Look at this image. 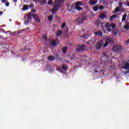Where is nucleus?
<instances>
[{
	"label": "nucleus",
	"instance_id": "f257e3e1",
	"mask_svg": "<svg viewBox=\"0 0 129 129\" xmlns=\"http://www.w3.org/2000/svg\"><path fill=\"white\" fill-rule=\"evenodd\" d=\"M53 8L51 9V12L52 14L55 15L56 12L60 9V3L57 1H55L54 3L52 5Z\"/></svg>",
	"mask_w": 129,
	"mask_h": 129
},
{
	"label": "nucleus",
	"instance_id": "f03ea898",
	"mask_svg": "<svg viewBox=\"0 0 129 129\" xmlns=\"http://www.w3.org/2000/svg\"><path fill=\"white\" fill-rule=\"evenodd\" d=\"M104 40L106 41L104 45V47H106L107 46H108V43H109V44H113V42L114 41L113 38L109 36H105V37H104Z\"/></svg>",
	"mask_w": 129,
	"mask_h": 129
},
{
	"label": "nucleus",
	"instance_id": "7ed1b4c3",
	"mask_svg": "<svg viewBox=\"0 0 129 129\" xmlns=\"http://www.w3.org/2000/svg\"><path fill=\"white\" fill-rule=\"evenodd\" d=\"M82 6V2L81 1H78L75 2V10H77V11H82V7L81 6Z\"/></svg>",
	"mask_w": 129,
	"mask_h": 129
},
{
	"label": "nucleus",
	"instance_id": "20e7f679",
	"mask_svg": "<svg viewBox=\"0 0 129 129\" xmlns=\"http://www.w3.org/2000/svg\"><path fill=\"white\" fill-rule=\"evenodd\" d=\"M112 50L114 52H122V47L119 45H114L113 48Z\"/></svg>",
	"mask_w": 129,
	"mask_h": 129
},
{
	"label": "nucleus",
	"instance_id": "39448f33",
	"mask_svg": "<svg viewBox=\"0 0 129 129\" xmlns=\"http://www.w3.org/2000/svg\"><path fill=\"white\" fill-rule=\"evenodd\" d=\"M85 47H86V46L84 44L78 45L77 46V50L78 51V52L83 51L85 50Z\"/></svg>",
	"mask_w": 129,
	"mask_h": 129
},
{
	"label": "nucleus",
	"instance_id": "423d86ee",
	"mask_svg": "<svg viewBox=\"0 0 129 129\" xmlns=\"http://www.w3.org/2000/svg\"><path fill=\"white\" fill-rule=\"evenodd\" d=\"M85 20H86V17L83 15L81 17L78 18L77 19V21L79 23V24H83Z\"/></svg>",
	"mask_w": 129,
	"mask_h": 129
},
{
	"label": "nucleus",
	"instance_id": "0eeeda50",
	"mask_svg": "<svg viewBox=\"0 0 129 129\" xmlns=\"http://www.w3.org/2000/svg\"><path fill=\"white\" fill-rule=\"evenodd\" d=\"M103 41L102 40H100L99 42L97 43L96 46H97V50H99V49H101V47L102 46H103Z\"/></svg>",
	"mask_w": 129,
	"mask_h": 129
},
{
	"label": "nucleus",
	"instance_id": "6e6552de",
	"mask_svg": "<svg viewBox=\"0 0 129 129\" xmlns=\"http://www.w3.org/2000/svg\"><path fill=\"white\" fill-rule=\"evenodd\" d=\"M32 16H33V15H32V14L31 13H29L27 15H26L25 17H24V20L25 21H32Z\"/></svg>",
	"mask_w": 129,
	"mask_h": 129
},
{
	"label": "nucleus",
	"instance_id": "1a4fd4ad",
	"mask_svg": "<svg viewBox=\"0 0 129 129\" xmlns=\"http://www.w3.org/2000/svg\"><path fill=\"white\" fill-rule=\"evenodd\" d=\"M97 3H98V0H90L89 1V4L91 6H95Z\"/></svg>",
	"mask_w": 129,
	"mask_h": 129
},
{
	"label": "nucleus",
	"instance_id": "9d476101",
	"mask_svg": "<svg viewBox=\"0 0 129 129\" xmlns=\"http://www.w3.org/2000/svg\"><path fill=\"white\" fill-rule=\"evenodd\" d=\"M32 17L36 22H38V23L41 22V20H40V18H39V16H38V15L35 14L32 15Z\"/></svg>",
	"mask_w": 129,
	"mask_h": 129
},
{
	"label": "nucleus",
	"instance_id": "9b49d317",
	"mask_svg": "<svg viewBox=\"0 0 129 129\" xmlns=\"http://www.w3.org/2000/svg\"><path fill=\"white\" fill-rule=\"evenodd\" d=\"M95 34H96V36H100V37H101L102 36V32L100 30H98L95 32Z\"/></svg>",
	"mask_w": 129,
	"mask_h": 129
},
{
	"label": "nucleus",
	"instance_id": "f8f14e48",
	"mask_svg": "<svg viewBox=\"0 0 129 129\" xmlns=\"http://www.w3.org/2000/svg\"><path fill=\"white\" fill-rule=\"evenodd\" d=\"M29 9V5H23V7L22 8V11H27Z\"/></svg>",
	"mask_w": 129,
	"mask_h": 129
},
{
	"label": "nucleus",
	"instance_id": "ddd939ff",
	"mask_svg": "<svg viewBox=\"0 0 129 129\" xmlns=\"http://www.w3.org/2000/svg\"><path fill=\"white\" fill-rule=\"evenodd\" d=\"M106 17V15L104 14V13H102L99 15V18L100 19H104V18Z\"/></svg>",
	"mask_w": 129,
	"mask_h": 129
},
{
	"label": "nucleus",
	"instance_id": "4468645a",
	"mask_svg": "<svg viewBox=\"0 0 129 129\" xmlns=\"http://www.w3.org/2000/svg\"><path fill=\"white\" fill-rule=\"evenodd\" d=\"M51 44L52 46H56L57 45V43L56 42V40H52L51 41Z\"/></svg>",
	"mask_w": 129,
	"mask_h": 129
},
{
	"label": "nucleus",
	"instance_id": "2eb2a0df",
	"mask_svg": "<svg viewBox=\"0 0 129 129\" xmlns=\"http://www.w3.org/2000/svg\"><path fill=\"white\" fill-rule=\"evenodd\" d=\"M125 70H129V63L128 62H125Z\"/></svg>",
	"mask_w": 129,
	"mask_h": 129
},
{
	"label": "nucleus",
	"instance_id": "dca6fc26",
	"mask_svg": "<svg viewBox=\"0 0 129 129\" xmlns=\"http://www.w3.org/2000/svg\"><path fill=\"white\" fill-rule=\"evenodd\" d=\"M46 0H38V2L41 5H45Z\"/></svg>",
	"mask_w": 129,
	"mask_h": 129
},
{
	"label": "nucleus",
	"instance_id": "f3484780",
	"mask_svg": "<svg viewBox=\"0 0 129 129\" xmlns=\"http://www.w3.org/2000/svg\"><path fill=\"white\" fill-rule=\"evenodd\" d=\"M62 34V31H61V30H59L56 32L57 36H61Z\"/></svg>",
	"mask_w": 129,
	"mask_h": 129
},
{
	"label": "nucleus",
	"instance_id": "a211bd4d",
	"mask_svg": "<svg viewBox=\"0 0 129 129\" xmlns=\"http://www.w3.org/2000/svg\"><path fill=\"white\" fill-rule=\"evenodd\" d=\"M48 59L49 60V61H53L54 59H55V57H54L52 55H50L48 57Z\"/></svg>",
	"mask_w": 129,
	"mask_h": 129
},
{
	"label": "nucleus",
	"instance_id": "6ab92c4d",
	"mask_svg": "<svg viewBox=\"0 0 129 129\" xmlns=\"http://www.w3.org/2000/svg\"><path fill=\"white\" fill-rule=\"evenodd\" d=\"M119 8L121 10V11H123V8H122V2H120L118 4Z\"/></svg>",
	"mask_w": 129,
	"mask_h": 129
},
{
	"label": "nucleus",
	"instance_id": "aec40b11",
	"mask_svg": "<svg viewBox=\"0 0 129 129\" xmlns=\"http://www.w3.org/2000/svg\"><path fill=\"white\" fill-rule=\"evenodd\" d=\"M61 68L64 71H66V70H67V65H66V64H62Z\"/></svg>",
	"mask_w": 129,
	"mask_h": 129
},
{
	"label": "nucleus",
	"instance_id": "412c9836",
	"mask_svg": "<svg viewBox=\"0 0 129 129\" xmlns=\"http://www.w3.org/2000/svg\"><path fill=\"white\" fill-rule=\"evenodd\" d=\"M126 17H127V14H124L123 15V17L122 18V22H124V21H125V19H126Z\"/></svg>",
	"mask_w": 129,
	"mask_h": 129
},
{
	"label": "nucleus",
	"instance_id": "4be33fe9",
	"mask_svg": "<svg viewBox=\"0 0 129 129\" xmlns=\"http://www.w3.org/2000/svg\"><path fill=\"white\" fill-rule=\"evenodd\" d=\"M67 49H68V48L67 46L63 47L62 49L63 53H66V52L67 51Z\"/></svg>",
	"mask_w": 129,
	"mask_h": 129
},
{
	"label": "nucleus",
	"instance_id": "5701e85b",
	"mask_svg": "<svg viewBox=\"0 0 129 129\" xmlns=\"http://www.w3.org/2000/svg\"><path fill=\"white\" fill-rule=\"evenodd\" d=\"M48 19L49 22H52V20H53V16L52 15H50L48 17Z\"/></svg>",
	"mask_w": 129,
	"mask_h": 129
},
{
	"label": "nucleus",
	"instance_id": "b1692460",
	"mask_svg": "<svg viewBox=\"0 0 129 129\" xmlns=\"http://www.w3.org/2000/svg\"><path fill=\"white\" fill-rule=\"evenodd\" d=\"M99 9V8L97 6H94L93 7V11H94V12H97L98 10Z\"/></svg>",
	"mask_w": 129,
	"mask_h": 129
},
{
	"label": "nucleus",
	"instance_id": "393cba45",
	"mask_svg": "<svg viewBox=\"0 0 129 129\" xmlns=\"http://www.w3.org/2000/svg\"><path fill=\"white\" fill-rule=\"evenodd\" d=\"M115 18H116V15H112L110 18V20H111V21H112V20H113V19H115Z\"/></svg>",
	"mask_w": 129,
	"mask_h": 129
},
{
	"label": "nucleus",
	"instance_id": "a878e982",
	"mask_svg": "<svg viewBox=\"0 0 129 129\" xmlns=\"http://www.w3.org/2000/svg\"><path fill=\"white\" fill-rule=\"evenodd\" d=\"M110 27V24L109 23H106L105 25V28H106L107 29L109 28Z\"/></svg>",
	"mask_w": 129,
	"mask_h": 129
},
{
	"label": "nucleus",
	"instance_id": "bb28decb",
	"mask_svg": "<svg viewBox=\"0 0 129 129\" xmlns=\"http://www.w3.org/2000/svg\"><path fill=\"white\" fill-rule=\"evenodd\" d=\"M52 4H53V1L52 0H49L47 4L49 5V6L52 5Z\"/></svg>",
	"mask_w": 129,
	"mask_h": 129
},
{
	"label": "nucleus",
	"instance_id": "cd10ccee",
	"mask_svg": "<svg viewBox=\"0 0 129 129\" xmlns=\"http://www.w3.org/2000/svg\"><path fill=\"white\" fill-rule=\"evenodd\" d=\"M99 11H102V10H103V9H104V7H103V6L101 5L99 7Z\"/></svg>",
	"mask_w": 129,
	"mask_h": 129
},
{
	"label": "nucleus",
	"instance_id": "c85d7f7f",
	"mask_svg": "<svg viewBox=\"0 0 129 129\" xmlns=\"http://www.w3.org/2000/svg\"><path fill=\"white\" fill-rule=\"evenodd\" d=\"M66 26V23H63L61 25V29H63V28H65V27Z\"/></svg>",
	"mask_w": 129,
	"mask_h": 129
},
{
	"label": "nucleus",
	"instance_id": "c756f323",
	"mask_svg": "<svg viewBox=\"0 0 129 129\" xmlns=\"http://www.w3.org/2000/svg\"><path fill=\"white\" fill-rule=\"evenodd\" d=\"M124 29H125L126 30H129V25L127 24V25L124 27Z\"/></svg>",
	"mask_w": 129,
	"mask_h": 129
},
{
	"label": "nucleus",
	"instance_id": "7c9ffc66",
	"mask_svg": "<svg viewBox=\"0 0 129 129\" xmlns=\"http://www.w3.org/2000/svg\"><path fill=\"white\" fill-rule=\"evenodd\" d=\"M111 28H115L116 25H115V24L114 23H112L111 24Z\"/></svg>",
	"mask_w": 129,
	"mask_h": 129
},
{
	"label": "nucleus",
	"instance_id": "2f4dec72",
	"mask_svg": "<svg viewBox=\"0 0 129 129\" xmlns=\"http://www.w3.org/2000/svg\"><path fill=\"white\" fill-rule=\"evenodd\" d=\"M115 11L117 12L119 11V7H116L115 9Z\"/></svg>",
	"mask_w": 129,
	"mask_h": 129
},
{
	"label": "nucleus",
	"instance_id": "473e14b6",
	"mask_svg": "<svg viewBox=\"0 0 129 129\" xmlns=\"http://www.w3.org/2000/svg\"><path fill=\"white\" fill-rule=\"evenodd\" d=\"M5 6H6V7H9V6H10V3L7 2V3L5 4Z\"/></svg>",
	"mask_w": 129,
	"mask_h": 129
},
{
	"label": "nucleus",
	"instance_id": "72a5a7b5",
	"mask_svg": "<svg viewBox=\"0 0 129 129\" xmlns=\"http://www.w3.org/2000/svg\"><path fill=\"white\" fill-rule=\"evenodd\" d=\"M28 7H29L30 9H31V8H33L34 4H31L30 6L28 5Z\"/></svg>",
	"mask_w": 129,
	"mask_h": 129
},
{
	"label": "nucleus",
	"instance_id": "f704fd0d",
	"mask_svg": "<svg viewBox=\"0 0 129 129\" xmlns=\"http://www.w3.org/2000/svg\"><path fill=\"white\" fill-rule=\"evenodd\" d=\"M28 24H29V21H28V20H25V25H28Z\"/></svg>",
	"mask_w": 129,
	"mask_h": 129
},
{
	"label": "nucleus",
	"instance_id": "c9c22d12",
	"mask_svg": "<svg viewBox=\"0 0 129 129\" xmlns=\"http://www.w3.org/2000/svg\"><path fill=\"white\" fill-rule=\"evenodd\" d=\"M107 32H111V29L109 27L107 28Z\"/></svg>",
	"mask_w": 129,
	"mask_h": 129
},
{
	"label": "nucleus",
	"instance_id": "e433bc0d",
	"mask_svg": "<svg viewBox=\"0 0 129 129\" xmlns=\"http://www.w3.org/2000/svg\"><path fill=\"white\" fill-rule=\"evenodd\" d=\"M43 40H44V41H46V40H47V36H43Z\"/></svg>",
	"mask_w": 129,
	"mask_h": 129
},
{
	"label": "nucleus",
	"instance_id": "4c0bfd02",
	"mask_svg": "<svg viewBox=\"0 0 129 129\" xmlns=\"http://www.w3.org/2000/svg\"><path fill=\"white\" fill-rule=\"evenodd\" d=\"M101 2H102V3L103 4H106V1H104V0H100Z\"/></svg>",
	"mask_w": 129,
	"mask_h": 129
},
{
	"label": "nucleus",
	"instance_id": "58836bf2",
	"mask_svg": "<svg viewBox=\"0 0 129 129\" xmlns=\"http://www.w3.org/2000/svg\"><path fill=\"white\" fill-rule=\"evenodd\" d=\"M56 70H57V71H60V72H61L60 71L61 68H56Z\"/></svg>",
	"mask_w": 129,
	"mask_h": 129
},
{
	"label": "nucleus",
	"instance_id": "ea45409f",
	"mask_svg": "<svg viewBox=\"0 0 129 129\" xmlns=\"http://www.w3.org/2000/svg\"><path fill=\"white\" fill-rule=\"evenodd\" d=\"M31 12H32V13H36V10H35V9H32V10H31Z\"/></svg>",
	"mask_w": 129,
	"mask_h": 129
},
{
	"label": "nucleus",
	"instance_id": "a19ab883",
	"mask_svg": "<svg viewBox=\"0 0 129 129\" xmlns=\"http://www.w3.org/2000/svg\"><path fill=\"white\" fill-rule=\"evenodd\" d=\"M58 1L60 3H64V2H65V0H58Z\"/></svg>",
	"mask_w": 129,
	"mask_h": 129
},
{
	"label": "nucleus",
	"instance_id": "79ce46f5",
	"mask_svg": "<svg viewBox=\"0 0 129 129\" xmlns=\"http://www.w3.org/2000/svg\"><path fill=\"white\" fill-rule=\"evenodd\" d=\"M1 2L2 4H4V3H6V0H1Z\"/></svg>",
	"mask_w": 129,
	"mask_h": 129
},
{
	"label": "nucleus",
	"instance_id": "37998d69",
	"mask_svg": "<svg viewBox=\"0 0 129 129\" xmlns=\"http://www.w3.org/2000/svg\"><path fill=\"white\" fill-rule=\"evenodd\" d=\"M121 69H125V67H124V66L122 67L121 68Z\"/></svg>",
	"mask_w": 129,
	"mask_h": 129
},
{
	"label": "nucleus",
	"instance_id": "c03bdc74",
	"mask_svg": "<svg viewBox=\"0 0 129 129\" xmlns=\"http://www.w3.org/2000/svg\"><path fill=\"white\" fill-rule=\"evenodd\" d=\"M102 55L103 56H106V54L104 52L103 53Z\"/></svg>",
	"mask_w": 129,
	"mask_h": 129
},
{
	"label": "nucleus",
	"instance_id": "a18cd8bd",
	"mask_svg": "<svg viewBox=\"0 0 129 129\" xmlns=\"http://www.w3.org/2000/svg\"><path fill=\"white\" fill-rule=\"evenodd\" d=\"M3 14H4V13L3 12V11H1V12H0V15H3Z\"/></svg>",
	"mask_w": 129,
	"mask_h": 129
},
{
	"label": "nucleus",
	"instance_id": "49530a36",
	"mask_svg": "<svg viewBox=\"0 0 129 129\" xmlns=\"http://www.w3.org/2000/svg\"><path fill=\"white\" fill-rule=\"evenodd\" d=\"M127 73H129L128 71L125 72V74H127Z\"/></svg>",
	"mask_w": 129,
	"mask_h": 129
},
{
	"label": "nucleus",
	"instance_id": "de8ad7c7",
	"mask_svg": "<svg viewBox=\"0 0 129 129\" xmlns=\"http://www.w3.org/2000/svg\"><path fill=\"white\" fill-rule=\"evenodd\" d=\"M85 8H86V9H88V6L86 5V6H85Z\"/></svg>",
	"mask_w": 129,
	"mask_h": 129
},
{
	"label": "nucleus",
	"instance_id": "09e8293b",
	"mask_svg": "<svg viewBox=\"0 0 129 129\" xmlns=\"http://www.w3.org/2000/svg\"><path fill=\"white\" fill-rule=\"evenodd\" d=\"M14 3H17V0H13Z\"/></svg>",
	"mask_w": 129,
	"mask_h": 129
},
{
	"label": "nucleus",
	"instance_id": "8fccbe9b",
	"mask_svg": "<svg viewBox=\"0 0 129 129\" xmlns=\"http://www.w3.org/2000/svg\"><path fill=\"white\" fill-rule=\"evenodd\" d=\"M127 6H128V7H129V2L127 3Z\"/></svg>",
	"mask_w": 129,
	"mask_h": 129
},
{
	"label": "nucleus",
	"instance_id": "3c124183",
	"mask_svg": "<svg viewBox=\"0 0 129 129\" xmlns=\"http://www.w3.org/2000/svg\"><path fill=\"white\" fill-rule=\"evenodd\" d=\"M126 42L127 43H129V39H128L127 41H126Z\"/></svg>",
	"mask_w": 129,
	"mask_h": 129
},
{
	"label": "nucleus",
	"instance_id": "603ef678",
	"mask_svg": "<svg viewBox=\"0 0 129 129\" xmlns=\"http://www.w3.org/2000/svg\"><path fill=\"white\" fill-rule=\"evenodd\" d=\"M95 72H96V73H97L98 72V71H95Z\"/></svg>",
	"mask_w": 129,
	"mask_h": 129
},
{
	"label": "nucleus",
	"instance_id": "864d4df0",
	"mask_svg": "<svg viewBox=\"0 0 129 129\" xmlns=\"http://www.w3.org/2000/svg\"><path fill=\"white\" fill-rule=\"evenodd\" d=\"M0 39H1V36H0Z\"/></svg>",
	"mask_w": 129,
	"mask_h": 129
},
{
	"label": "nucleus",
	"instance_id": "5fc2aeb1",
	"mask_svg": "<svg viewBox=\"0 0 129 129\" xmlns=\"http://www.w3.org/2000/svg\"><path fill=\"white\" fill-rule=\"evenodd\" d=\"M128 72H129V71H128Z\"/></svg>",
	"mask_w": 129,
	"mask_h": 129
}]
</instances>
